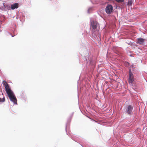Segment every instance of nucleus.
Instances as JSON below:
<instances>
[{
	"mask_svg": "<svg viewBox=\"0 0 147 147\" xmlns=\"http://www.w3.org/2000/svg\"><path fill=\"white\" fill-rule=\"evenodd\" d=\"M7 93L10 99L14 104H17V100L16 97L11 90L7 92Z\"/></svg>",
	"mask_w": 147,
	"mask_h": 147,
	"instance_id": "nucleus-1",
	"label": "nucleus"
},
{
	"mask_svg": "<svg viewBox=\"0 0 147 147\" xmlns=\"http://www.w3.org/2000/svg\"><path fill=\"white\" fill-rule=\"evenodd\" d=\"M133 75L131 72V70H129V78L128 82L130 84H131L134 81Z\"/></svg>",
	"mask_w": 147,
	"mask_h": 147,
	"instance_id": "nucleus-2",
	"label": "nucleus"
},
{
	"mask_svg": "<svg viewBox=\"0 0 147 147\" xmlns=\"http://www.w3.org/2000/svg\"><path fill=\"white\" fill-rule=\"evenodd\" d=\"M113 10V7L111 5H108L105 9L106 12L107 13H111Z\"/></svg>",
	"mask_w": 147,
	"mask_h": 147,
	"instance_id": "nucleus-3",
	"label": "nucleus"
},
{
	"mask_svg": "<svg viewBox=\"0 0 147 147\" xmlns=\"http://www.w3.org/2000/svg\"><path fill=\"white\" fill-rule=\"evenodd\" d=\"M98 25V23L96 21H93L91 22V27L94 30L96 29Z\"/></svg>",
	"mask_w": 147,
	"mask_h": 147,
	"instance_id": "nucleus-4",
	"label": "nucleus"
},
{
	"mask_svg": "<svg viewBox=\"0 0 147 147\" xmlns=\"http://www.w3.org/2000/svg\"><path fill=\"white\" fill-rule=\"evenodd\" d=\"M133 109V107L131 105L128 106L126 109V112L128 114H131L132 113V110Z\"/></svg>",
	"mask_w": 147,
	"mask_h": 147,
	"instance_id": "nucleus-5",
	"label": "nucleus"
},
{
	"mask_svg": "<svg viewBox=\"0 0 147 147\" xmlns=\"http://www.w3.org/2000/svg\"><path fill=\"white\" fill-rule=\"evenodd\" d=\"M3 84L5 88L6 92L11 90L9 87L8 84L5 81H3Z\"/></svg>",
	"mask_w": 147,
	"mask_h": 147,
	"instance_id": "nucleus-6",
	"label": "nucleus"
},
{
	"mask_svg": "<svg viewBox=\"0 0 147 147\" xmlns=\"http://www.w3.org/2000/svg\"><path fill=\"white\" fill-rule=\"evenodd\" d=\"M137 43L140 45H143L145 41L144 39L142 38H138L137 39Z\"/></svg>",
	"mask_w": 147,
	"mask_h": 147,
	"instance_id": "nucleus-7",
	"label": "nucleus"
},
{
	"mask_svg": "<svg viewBox=\"0 0 147 147\" xmlns=\"http://www.w3.org/2000/svg\"><path fill=\"white\" fill-rule=\"evenodd\" d=\"M18 3H15L11 5V8L12 9H17L18 7Z\"/></svg>",
	"mask_w": 147,
	"mask_h": 147,
	"instance_id": "nucleus-8",
	"label": "nucleus"
},
{
	"mask_svg": "<svg viewBox=\"0 0 147 147\" xmlns=\"http://www.w3.org/2000/svg\"><path fill=\"white\" fill-rule=\"evenodd\" d=\"M0 102H3L5 101V98L3 97V94L0 95Z\"/></svg>",
	"mask_w": 147,
	"mask_h": 147,
	"instance_id": "nucleus-9",
	"label": "nucleus"
},
{
	"mask_svg": "<svg viewBox=\"0 0 147 147\" xmlns=\"http://www.w3.org/2000/svg\"><path fill=\"white\" fill-rule=\"evenodd\" d=\"M132 3V1L131 0L129 1L128 2L127 5L129 6H131Z\"/></svg>",
	"mask_w": 147,
	"mask_h": 147,
	"instance_id": "nucleus-10",
	"label": "nucleus"
},
{
	"mask_svg": "<svg viewBox=\"0 0 147 147\" xmlns=\"http://www.w3.org/2000/svg\"><path fill=\"white\" fill-rule=\"evenodd\" d=\"M125 66H126L127 67H128L129 65V63L128 62H126L125 63Z\"/></svg>",
	"mask_w": 147,
	"mask_h": 147,
	"instance_id": "nucleus-11",
	"label": "nucleus"
},
{
	"mask_svg": "<svg viewBox=\"0 0 147 147\" xmlns=\"http://www.w3.org/2000/svg\"><path fill=\"white\" fill-rule=\"evenodd\" d=\"M117 2H123L124 1V0H115Z\"/></svg>",
	"mask_w": 147,
	"mask_h": 147,
	"instance_id": "nucleus-12",
	"label": "nucleus"
}]
</instances>
